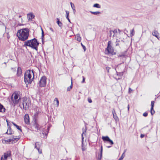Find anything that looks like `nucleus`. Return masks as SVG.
Returning a JSON list of instances; mask_svg holds the SVG:
<instances>
[{
  "label": "nucleus",
  "instance_id": "nucleus-54",
  "mask_svg": "<svg viewBox=\"0 0 160 160\" xmlns=\"http://www.w3.org/2000/svg\"><path fill=\"white\" fill-rule=\"evenodd\" d=\"M118 160H121L120 159H119Z\"/></svg>",
  "mask_w": 160,
  "mask_h": 160
},
{
  "label": "nucleus",
  "instance_id": "nucleus-55",
  "mask_svg": "<svg viewBox=\"0 0 160 160\" xmlns=\"http://www.w3.org/2000/svg\"><path fill=\"white\" fill-rule=\"evenodd\" d=\"M62 160H63V159Z\"/></svg>",
  "mask_w": 160,
  "mask_h": 160
},
{
  "label": "nucleus",
  "instance_id": "nucleus-50",
  "mask_svg": "<svg viewBox=\"0 0 160 160\" xmlns=\"http://www.w3.org/2000/svg\"><path fill=\"white\" fill-rule=\"evenodd\" d=\"M118 44V43L117 41H116V46H117Z\"/></svg>",
  "mask_w": 160,
  "mask_h": 160
},
{
  "label": "nucleus",
  "instance_id": "nucleus-42",
  "mask_svg": "<svg viewBox=\"0 0 160 160\" xmlns=\"http://www.w3.org/2000/svg\"><path fill=\"white\" fill-rule=\"evenodd\" d=\"M144 136V134H141L140 135V137L142 138H143Z\"/></svg>",
  "mask_w": 160,
  "mask_h": 160
},
{
  "label": "nucleus",
  "instance_id": "nucleus-10",
  "mask_svg": "<svg viewBox=\"0 0 160 160\" xmlns=\"http://www.w3.org/2000/svg\"><path fill=\"white\" fill-rule=\"evenodd\" d=\"M102 139L106 144H107L108 142H109L111 145H113L114 143L113 141L111 140L108 136H103L102 137Z\"/></svg>",
  "mask_w": 160,
  "mask_h": 160
},
{
  "label": "nucleus",
  "instance_id": "nucleus-21",
  "mask_svg": "<svg viewBox=\"0 0 160 160\" xmlns=\"http://www.w3.org/2000/svg\"><path fill=\"white\" fill-rule=\"evenodd\" d=\"M12 123L13 124V125H14L18 129L20 130L21 131H22V129L19 126L16 124L15 123L13 122H12Z\"/></svg>",
  "mask_w": 160,
  "mask_h": 160
},
{
  "label": "nucleus",
  "instance_id": "nucleus-32",
  "mask_svg": "<svg viewBox=\"0 0 160 160\" xmlns=\"http://www.w3.org/2000/svg\"><path fill=\"white\" fill-rule=\"evenodd\" d=\"M125 151L122 154L121 157L119 158V159H120L121 160H122L125 157L124 153H125Z\"/></svg>",
  "mask_w": 160,
  "mask_h": 160
},
{
  "label": "nucleus",
  "instance_id": "nucleus-34",
  "mask_svg": "<svg viewBox=\"0 0 160 160\" xmlns=\"http://www.w3.org/2000/svg\"><path fill=\"white\" fill-rule=\"evenodd\" d=\"M77 40H80L81 37H80V35L79 34H77Z\"/></svg>",
  "mask_w": 160,
  "mask_h": 160
},
{
  "label": "nucleus",
  "instance_id": "nucleus-49",
  "mask_svg": "<svg viewBox=\"0 0 160 160\" xmlns=\"http://www.w3.org/2000/svg\"><path fill=\"white\" fill-rule=\"evenodd\" d=\"M30 40H37L35 38H34L33 39H31Z\"/></svg>",
  "mask_w": 160,
  "mask_h": 160
},
{
  "label": "nucleus",
  "instance_id": "nucleus-11",
  "mask_svg": "<svg viewBox=\"0 0 160 160\" xmlns=\"http://www.w3.org/2000/svg\"><path fill=\"white\" fill-rule=\"evenodd\" d=\"M33 127L35 128V131L40 130L41 126L38 124L37 121L35 120L33 126Z\"/></svg>",
  "mask_w": 160,
  "mask_h": 160
},
{
  "label": "nucleus",
  "instance_id": "nucleus-43",
  "mask_svg": "<svg viewBox=\"0 0 160 160\" xmlns=\"http://www.w3.org/2000/svg\"><path fill=\"white\" fill-rule=\"evenodd\" d=\"M6 121L7 122V125H8V127L10 128V126L9 125V122L7 120H6Z\"/></svg>",
  "mask_w": 160,
  "mask_h": 160
},
{
  "label": "nucleus",
  "instance_id": "nucleus-18",
  "mask_svg": "<svg viewBox=\"0 0 160 160\" xmlns=\"http://www.w3.org/2000/svg\"><path fill=\"white\" fill-rule=\"evenodd\" d=\"M5 109L3 106L0 104V112H5Z\"/></svg>",
  "mask_w": 160,
  "mask_h": 160
},
{
  "label": "nucleus",
  "instance_id": "nucleus-1",
  "mask_svg": "<svg viewBox=\"0 0 160 160\" xmlns=\"http://www.w3.org/2000/svg\"><path fill=\"white\" fill-rule=\"evenodd\" d=\"M19 40H27L29 36V30L28 28H23L18 31L17 34Z\"/></svg>",
  "mask_w": 160,
  "mask_h": 160
},
{
  "label": "nucleus",
  "instance_id": "nucleus-26",
  "mask_svg": "<svg viewBox=\"0 0 160 160\" xmlns=\"http://www.w3.org/2000/svg\"><path fill=\"white\" fill-rule=\"evenodd\" d=\"M135 34V31L134 30V29H133L132 30H130V36L131 37H132Z\"/></svg>",
  "mask_w": 160,
  "mask_h": 160
},
{
  "label": "nucleus",
  "instance_id": "nucleus-23",
  "mask_svg": "<svg viewBox=\"0 0 160 160\" xmlns=\"http://www.w3.org/2000/svg\"><path fill=\"white\" fill-rule=\"evenodd\" d=\"M112 113L113 115V117L115 120H117L118 118L116 116V113L115 112L114 110L112 111Z\"/></svg>",
  "mask_w": 160,
  "mask_h": 160
},
{
  "label": "nucleus",
  "instance_id": "nucleus-27",
  "mask_svg": "<svg viewBox=\"0 0 160 160\" xmlns=\"http://www.w3.org/2000/svg\"><path fill=\"white\" fill-rule=\"evenodd\" d=\"M57 19L58 20L57 22V23L58 24L59 26L61 27L62 25V23L59 21V20L58 18H57Z\"/></svg>",
  "mask_w": 160,
  "mask_h": 160
},
{
  "label": "nucleus",
  "instance_id": "nucleus-12",
  "mask_svg": "<svg viewBox=\"0 0 160 160\" xmlns=\"http://www.w3.org/2000/svg\"><path fill=\"white\" fill-rule=\"evenodd\" d=\"M10 155L9 153H4V155L1 157V160H6L8 157H9L8 159H11L10 157Z\"/></svg>",
  "mask_w": 160,
  "mask_h": 160
},
{
  "label": "nucleus",
  "instance_id": "nucleus-16",
  "mask_svg": "<svg viewBox=\"0 0 160 160\" xmlns=\"http://www.w3.org/2000/svg\"><path fill=\"white\" fill-rule=\"evenodd\" d=\"M152 35L156 37L158 39H159V36L158 32L156 30H154L152 32Z\"/></svg>",
  "mask_w": 160,
  "mask_h": 160
},
{
  "label": "nucleus",
  "instance_id": "nucleus-8",
  "mask_svg": "<svg viewBox=\"0 0 160 160\" xmlns=\"http://www.w3.org/2000/svg\"><path fill=\"white\" fill-rule=\"evenodd\" d=\"M27 100L24 99H23L22 102L20 103L19 106L20 107L22 108H23L25 110H27L28 108V105L27 104Z\"/></svg>",
  "mask_w": 160,
  "mask_h": 160
},
{
  "label": "nucleus",
  "instance_id": "nucleus-44",
  "mask_svg": "<svg viewBox=\"0 0 160 160\" xmlns=\"http://www.w3.org/2000/svg\"><path fill=\"white\" fill-rule=\"evenodd\" d=\"M106 69L108 71V72L109 70V68L108 67H106Z\"/></svg>",
  "mask_w": 160,
  "mask_h": 160
},
{
  "label": "nucleus",
  "instance_id": "nucleus-28",
  "mask_svg": "<svg viewBox=\"0 0 160 160\" xmlns=\"http://www.w3.org/2000/svg\"><path fill=\"white\" fill-rule=\"evenodd\" d=\"M72 78H71V85L69 87H68L67 88V91H70L71 89L72 88Z\"/></svg>",
  "mask_w": 160,
  "mask_h": 160
},
{
  "label": "nucleus",
  "instance_id": "nucleus-20",
  "mask_svg": "<svg viewBox=\"0 0 160 160\" xmlns=\"http://www.w3.org/2000/svg\"><path fill=\"white\" fill-rule=\"evenodd\" d=\"M22 70L20 68H18L17 70V74L18 76L20 75L22 73Z\"/></svg>",
  "mask_w": 160,
  "mask_h": 160
},
{
  "label": "nucleus",
  "instance_id": "nucleus-41",
  "mask_svg": "<svg viewBox=\"0 0 160 160\" xmlns=\"http://www.w3.org/2000/svg\"><path fill=\"white\" fill-rule=\"evenodd\" d=\"M88 101L89 102L91 103L92 102V100L90 98H88Z\"/></svg>",
  "mask_w": 160,
  "mask_h": 160
},
{
  "label": "nucleus",
  "instance_id": "nucleus-24",
  "mask_svg": "<svg viewBox=\"0 0 160 160\" xmlns=\"http://www.w3.org/2000/svg\"><path fill=\"white\" fill-rule=\"evenodd\" d=\"M48 132L46 133H45V135L44 134V133L43 132L42 133H40L41 137L43 138H46L47 136Z\"/></svg>",
  "mask_w": 160,
  "mask_h": 160
},
{
  "label": "nucleus",
  "instance_id": "nucleus-7",
  "mask_svg": "<svg viewBox=\"0 0 160 160\" xmlns=\"http://www.w3.org/2000/svg\"><path fill=\"white\" fill-rule=\"evenodd\" d=\"M111 41H109L108 42L107 47L105 51V53L106 54H111L112 55H113L115 54V53L114 52L113 49L111 45Z\"/></svg>",
  "mask_w": 160,
  "mask_h": 160
},
{
  "label": "nucleus",
  "instance_id": "nucleus-13",
  "mask_svg": "<svg viewBox=\"0 0 160 160\" xmlns=\"http://www.w3.org/2000/svg\"><path fill=\"white\" fill-rule=\"evenodd\" d=\"M24 121L25 123L27 124H29V118L28 114H26L24 116Z\"/></svg>",
  "mask_w": 160,
  "mask_h": 160
},
{
  "label": "nucleus",
  "instance_id": "nucleus-46",
  "mask_svg": "<svg viewBox=\"0 0 160 160\" xmlns=\"http://www.w3.org/2000/svg\"><path fill=\"white\" fill-rule=\"evenodd\" d=\"M50 30L52 32H53V29L52 28H50Z\"/></svg>",
  "mask_w": 160,
  "mask_h": 160
},
{
  "label": "nucleus",
  "instance_id": "nucleus-39",
  "mask_svg": "<svg viewBox=\"0 0 160 160\" xmlns=\"http://www.w3.org/2000/svg\"><path fill=\"white\" fill-rule=\"evenodd\" d=\"M82 78H83V80L82 82V83H83L85 81V78L83 76H82Z\"/></svg>",
  "mask_w": 160,
  "mask_h": 160
},
{
  "label": "nucleus",
  "instance_id": "nucleus-29",
  "mask_svg": "<svg viewBox=\"0 0 160 160\" xmlns=\"http://www.w3.org/2000/svg\"><path fill=\"white\" fill-rule=\"evenodd\" d=\"M90 12L94 15H98V14H100L101 12H100L97 11V12H92L90 11Z\"/></svg>",
  "mask_w": 160,
  "mask_h": 160
},
{
  "label": "nucleus",
  "instance_id": "nucleus-9",
  "mask_svg": "<svg viewBox=\"0 0 160 160\" xmlns=\"http://www.w3.org/2000/svg\"><path fill=\"white\" fill-rule=\"evenodd\" d=\"M46 77L45 76H42L39 82V86L41 87H45L46 84Z\"/></svg>",
  "mask_w": 160,
  "mask_h": 160
},
{
  "label": "nucleus",
  "instance_id": "nucleus-38",
  "mask_svg": "<svg viewBox=\"0 0 160 160\" xmlns=\"http://www.w3.org/2000/svg\"><path fill=\"white\" fill-rule=\"evenodd\" d=\"M132 89L131 88H129V91H128L129 92V93H131L132 92Z\"/></svg>",
  "mask_w": 160,
  "mask_h": 160
},
{
  "label": "nucleus",
  "instance_id": "nucleus-40",
  "mask_svg": "<svg viewBox=\"0 0 160 160\" xmlns=\"http://www.w3.org/2000/svg\"><path fill=\"white\" fill-rule=\"evenodd\" d=\"M143 115L144 117H146L148 115V113L146 112H144L143 114Z\"/></svg>",
  "mask_w": 160,
  "mask_h": 160
},
{
  "label": "nucleus",
  "instance_id": "nucleus-45",
  "mask_svg": "<svg viewBox=\"0 0 160 160\" xmlns=\"http://www.w3.org/2000/svg\"><path fill=\"white\" fill-rule=\"evenodd\" d=\"M67 18V19L68 20V21H69V22H70V20L69 19V18L68 17V18Z\"/></svg>",
  "mask_w": 160,
  "mask_h": 160
},
{
  "label": "nucleus",
  "instance_id": "nucleus-52",
  "mask_svg": "<svg viewBox=\"0 0 160 160\" xmlns=\"http://www.w3.org/2000/svg\"><path fill=\"white\" fill-rule=\"evenodd\" d=\"M22 25V24H19V26H21Z\"/></svg>",
  "mask_w": 160,
  "mask_h": 160
},
{
  "label": "nucleus",
  "instance_id": "nucleus-2",
  "mask_svg": "<svg viewBox=\"0 0 160 160\" xmlns=\"http://www.w3.org/2000/svg\"><path fill=\"white\" fill-rule=\"evenodd\" d=\"M34 78V71L32 70L31 72L30 70H27L24 76V82L26 84L31 83L33 80Z\"/></svg>",
  "mask_w": 160,
  "mask_h": 160
},
{
  "label": "nucleus",
  "instance_id": "nucleus-6",
  "mask_svg": "<svg viewBox=\"0 0 160 160\" xmlns=\"http://www.w3.org/2000/svg\"><path fill=\"white\" fill-rule=\"evenodd\" d=\"M19 139L18 137L13 136L12 138L7 140H3L2 142L4 144H13L17 142Z\"/></svg>",
  "mask_w": 160,
  "mask_h": 160
},
{
  "label": "nucleus",
  "instance_id": "nucleus-35",
  "mask_svg": "<svg viewBox=\"0 0 160 160\" xmlns=\"http://www.w3.org/2000/svg\"><path fill=\"white\" fill-rule=\"evenodd\" d=\"M66 18H68L69 14V12L68 11H66Z\"/></svg>",
  "mask_w": 160,
  "mask_h": 160
},
{
  "label": "nucleus",
  "instance_id": "nucleus-15",
  "mask_svg": "<svg viewBox=\"0 0 160 160\" xmlns=\"http://www.w3.org/2000/svg\"><path fill=\"white\" fill-rule=\"evenodd\" d=\"M84 134V132H83L82 133V150L83 151H84L86 150V148H85V146L83 145V139H84V137H83V134Z\"/></svg>",
  "mask_w": 160,
  "mask_h": 160
},
{
  "label": "nucleus",
  "instance_id": "nucleus-48",
  "mask_svg": "<svg viewBox=\"0 0 160 160\" xmlns=\"http://www.w3.org/2000/svg\"><path fill=\"white\" fill-rule=\"evenodd\" d=\"M129 105H128V111L129 110Z\"/></svg>",
  "mask_w": 160,
  "mask_h": 160
},
{
  "label": "nucleus",
  "instance_id": "nucleus-3",
  "mask_svg": "<svg viewBox=\"0 0 160 160\" xmlns=\"http://www.w3.org/2000/svg\"><path fill=\"white\" fill-rule=\"evenodd\" d=\"M11 100L12 102V103L14 106L18 103L21 100V97L18 92H15L12 96Z\"/></svg>",
  "mask_w": 160,
  "mask_h": 160
},
{
  "label": "nucleus",
  "instance_id": "nucleus-4",
  "mask_svg": "<svg viewBox=\"0 0 160 160\" xmlns=\"http://www.w3.org/2000/svg\"><path fill=\"white\" fill-rule=\"evenodd\" d=\"M39 43L37 41H27L25 42L24 45L28 46L38 51V47Z\"/></svg>",
  "mask_w": 160,
  "mask_h": 160
},
{
  "label": "nucleus",
  "instance_id": "nucleus-37",
  "mask_svg": "<svg viewBox=\"0 0 160 160\" xmlns=\"http://www.w3.org/2000/svg\"><path fill=\"white\" fill-rule=\"evenodd\" d=\"M81 45H82V48H83V49H84V51H85V50H86V48H85V47L84 45H83L82 44V43H81Z\"/></svg>",
  "mask_w": 160,
  "mask_h": 160
},
{
  "label": "nucleus",
  "instance_id": "nucleus-22",
  "mask_svg": "<svg viewBox=\"0 0 160 160\" xmlns=\"http://www.w3.org/2000/svg\"><path fill=\"white\" fill-rule=\"evenodd\" d=\"M70 4L71 5V7L73 10L74 13L75 12H76L75 6L74 4L72 2H71L70 3Z\"/></svg>",
  "mask_w": 160,
  "mask_h": 160
},
{
  "label": "nucleus",
  "instance_id": "nucleus-14",
  "mask_svg": "<svg viewBox=\"0 0 160 160\" xmlns=\"http://www.w3.org/2000/svg\"><path fill=\"white\" fill-rule=\"evenodd\" d=\"M154 102V101H152L151 102V113L152 115H153L155 113V111L153 110Z\"/></svg>",
  "mask_w": 160,
  "mask_h": 160
},
{
  "label": "nucleus",
  "instance_id": "nucleus-33",
  "mask_svg": "<svg viewBox=\"0 0 160 160\" xmlns=\"http://www.w3.org/2000/svg\"><path fill=\"white\" fill-rule=\"evenodd\" d=\"M11 128H10V129L9 130L8 129L6 133L7 134H9V135L12 134V133H11Z\"/></svg>",
  "mask_w": 160,
  "mask_h": 160
},
{
  "label": "nucleus",
  "instance_id": "nucleus-47",
  "mask_svg": "<svg viewBox=\"0 0 160 160\" xmlns=\"http://www.w3.org/2000/svg\"><path fill=\"white\" fill-rule=\"evenodd\" d=\"M106 145L107 147L108 148H110L111 147V146H107V145Z\"/></svg>",
  "mask_w": 160,
  "mask_h": 160
},
{
  "label": "nucleus",
  "instance_id": "nucleus-19",
  "mask_svg": "<svg viewBox=\"0 0 160 160\" xmlns=\"http://www.w3.org/2000/svg\"><path fill=\"white\" fill-rule=\"evenodd\" d=\"M35 148L38 150V152L39 154H41L42 153V150L40 149L37 146V143H35Z\"/></svg>",
  "mask_w": 160,
  "mask_h": 160
},
{
  "label": "nucleus",
  "instance_id": "nucleus-5",
  "mask_svg": "<svg viewBox=\"0 0 160 160\" xmlns=\"http://www.w3.org/2000/svg\"><path fill=\"white\" fill-rule=\"evenodd\" d=\"M120 30L119 29H115L113 30H110L109 31V33L108 34V35L109 36L114 37L115 36L116 38L114 39L116 40H118V37L120 35Z\"/></svg>",
  "mask_w": 160,
  "mask_h": 160
},
{
  "label": "nucleus",
  "instance_id": "nucleus-36",
  "mask_svg": "<svg viewBox=\"0 0 160 160\" xmlns=\"http://www.w3.org/2000/svg\"><path fill=\"white\" fill-rule=\"evenodd\" d=\"M43 36H44V32H43L42 30V40H43Z\"/></svg>",
  "mask_w": 160,
  "mask_h": 160
},
{
  "label": "nucleus",
  "instance_id": "nucleus-51",
  "mask_svg": "<svg viewBox=\"0 0 160 160\" xmlns=\"http://www.w3.org/2000/svg\"><path fill=\"white\" fill-rule=\"evenodd\" d=\"M21 15H19V18H20L21 17Z\"/></svg>",
  "mask_w": 160,
  "mask_h": 160
},
{
  "label": "nucleus",
  "instance_id": "nucleus-53",
  "mask_svg": "<svg viewBox=\"0 0 160 160\" xmlns=\"http://www.w3.org/2000/svg\"><path fill=\"white\" fill-rule=\"evenodd\" d=\"M42 43H44V42H43V41H44L42 40Z\"/></svg>",
  "mask_w": 160,
  "mask_h": 160
},
{
  "label": "nucleus",
  "instance_id": "nucleus-17",
  "mask_svg": "<svg viewBox=\"0 0 160 160\" xmlns=\"http://www.w3.org/2000/svg\"><path fill=\"white\" fill-rule=\"evenodd\" d=\"M27 17L29 20L34 18L35 16L32 13H30L27 15Z\"/></svg>",
  "mask_w": 160,
  "mask_h": 160
},
{
  "label": "nucleus",
  "instance_id": "nucleus-25",
  "mask_svg": "<svg viewBox=\"0 0 160 160\" xmlns=\"http://www.w3.org/2000/svg\"><path fill=\"white\" fill-rule=\"evenodd\" d=\"M122 75V73H117V76H119V77H118V78H117V77H115V78L116 79V80H118V79H120L121 77V76Z\"/></svg>",
  "mask_w": 160,
  "mask_h": 160
},
{
  "label": "nucleus",
  "instance_id": "nucleus-31",
  "mask_svg": "<svg viewBox=\"0 0 160 160\" xmlns=\"http://www.w3.org/2000/svg\"><path fill=\"white\" fill-rule=\"evenodd\" d=\"M93 7H96L98 8H100V5L98 3L95 4L93 5Z\"/></svg>",
  "mask_w": 160,
  "mask_h": 160
},
{
  "label": "nucleus",
  "instance_id": "nucleus-30",
  "mask_svg": "<svg viewBox=\"0 0 160 160\" xmlns=\"http://www.w3.org/2000/svg\"><path fill=\"white\" fill-rule=\"evenodd\" d=\"M54 101H56L57 103V107H58L59 106V101L57 98H55L54 99Z\"/></svg>",
  "mask_w": 160,
  "mask_h": 160
}]
</instances>
